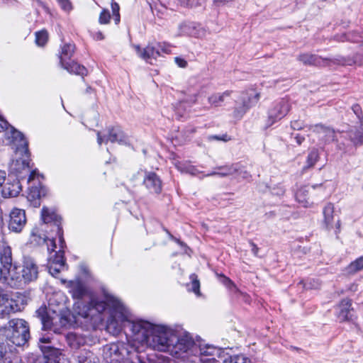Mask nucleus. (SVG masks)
<instances>
[{"label": "nucleus", "mask_w": 363, "mask_h": 363, "mask_svg": "<svg viewBox=\"0 0 363 363\" xmlns=\"http://www.w3.org/2000/svg\"><path fill=\"white\" fill-rule=\"evenodd\" d=\"M131 331L134 340L153 350L168 352L177 359H194L196 356L197 340L188 332L176 335L166 326L141 320L131 323Z\"/></svg>", "instance_id": "nucleus-1"}, {"label": "nucleus", "mask_w": 363, "mask_h": 363, "mask_svg": "<svg viewBox=\"0 0 363 363\" xmlns=\"http://www.w3.org/2000/svg\"><path fill=\"white\" fill-rule=\"evenodd\" d=\"M86 310L79 312V314L87 318L90 315L89 311L95 309L98 313L104 312L106 308L109 311V318L107 320L106 330L113 335H118L122 330L123 325L128 323L131 328V323L128 320V311L123 304L116 298L112 296H106L105 301H99L91 296ZM136 321H133L135 323Z\"/></svg>", "instance_id": "nucleus-2"}, {"label": "nucleus", "mask_w": 363, "mask_h": 363, "mask_svg": "<svg viewBox=\"0 0 363 363\" xmlns=\"http://www.w3.org/2000/svg\"><path fill=\"white\" fill-rule=\"evenodd\" d=\"M16 153V155H21L19 158H16L13 160L10 164L11 172L15 174L19 179L23 178V175L25 174H30L28 179V183L29 184L30 192L28 194V199L35 201V206H40L39 201L36 199H39L41 196L40 190L35 186V184H40V179H43V175H40L37 169L33 171L30 170L29 165V153Z\"/></svg>", "instance_id": "nucleus-3"}, {"label": "nucleus", "mask_w": 363, "mask_h": 363, "mask_svg": "<svg viewBox=\"0 0 363 363\" xmlns=\"http://www.w3.org/2000/svg\"><path fill=\"white\" fill-rule=\"evenodd\" d=\"M0 334L4 337L8 344L11 343L18 347L25 345L30 338L28 323L23 319L13 318L8 325L0 329Z\"/></svg>", "instance_id": "nucleus-4"}, {"label": "nucleus", "mask_w": 363, "mask_h": 363, "mask_svg": "<svg viewBox=\"0 0 363 363\" xmlns=\"http://www.w3.org/2000/svg\"><path fill=\"white\" fill-rule=\"evenodd\" d=\"M38 268L31 258H26L23 261L21 275L17 272V267H13L10 272L8 285L11 288H20L28 282L33 281L38 278Z\"/></svg>", "instance_id": "nucleus-5"}, {"label": "nucleus", "mask_w": 363, "mask_h": 363, "mask_svg": "<svg viewBox=\"0 0 363 363\" xmlns=\"http://www.w3.org/2000/svg\"><path fill=\"white\" fill-rule=\"evenodd\" d=\"M35 313L40 318L44 330H53L54 332H57L60 328L65 327L69 323V318L62 313V310L57 313L51 308L40 307Z\"/></svg>", "instance_id": "nucleus-6"}, {"label": "nucleus", "mask_w": 363, "mask_h": 363, "mask_svg": "<svg viewBox=\"0 0 363 363\" xmlns=\"http://www.w3.org/2000/svg\"><path fill=\"white\" fill-rule=\"evenodd\" d=\"M196 356L194 359H198L201 362L216 363V359H219L222 354L223 348L216 347L211 345H203L199 340H197Z\"/></svg>", "instance_id": "nucleus-7"}, {"label": "nucleus", "mask_w": 363, "mask_h": 363, "mask_svg": "<svg viewBox=\"0 0 363 363\" xmlns=\"http://www.w3.org/2000/svg\"><path fill=\"white\" fill-rule=\"evenodd\" d=\"M259 99V94L254 89H250L242 93L241 96V102L238 104L235 108L234 116L241 118L243 115L253 106H255Z\"/></svg>", "instance_id": "nucleus-8"}, {"label": "nucleus", "mask_w": 363, "mask_h": 363, "mask_svg": "<svg viewBox=\"0 0 363 363\" xmlns=\"http://www.w3.org/2000/svg\"><path fill=\"white\" fill-rule=\"evenodd\" d=\"M97 143L101 145L103 143H118L120 144L126 143L127 137L118 127H111L107 130V134L104 135L99 131L96 133Z\"/></svg>", "instance_id": "nucleus-9"}, {"label": "nucleus", "mask_w": 363, "mask_h": 363, "mask_svg": "<svg viewBox=\"0 0 363 363\" xmlns=\"http://www.w3.org/2000/svg\"><path fill=\"white\" fill-rule=\"evenodd\" d=\"M26 223V216L24 210L15 208L10 213L9 228L14 233H20Z\"/></svg>", "instance_id": "nucleus-10"}, {"label": "nucleus", "mask_w": 363, "mask_h": 363, "mask_svg": "<svg viewBox=\"0 0 363 363\" xmlns=\"http://www.w3.org/2000/svg\"><path fill=\"white\" fill-rule=\"evenodd\" d=\"M290 106L287 100L282 99L269 111V125L283 118L289 112Z\"/></svg>", "instance_id": "nucleus-11"}, {"label": "nucleus", "mask_w": 363, "mask_h": 363, "mask_svg": "<svg viewBox=\"0 0 363 363\" xmlns=\"http://www.w3.org/2000/svg\"><path fill=\"white\" fill-rule=\"evenodd\" d=\"M41 217L42 220L45 223H53L55 227L57 228V233L59 235V241L61 242L62 244L65 243V240L62 237V234L61 233V218L58 216L55 210L48 208L47 207H43L41 211Z\"/></svg>", "instance_id": "nucleus-12"}, {"label": "nucleus", "mask_w": 363, "mask_h": 363, "mask_svg": "<svg viewBox=\"0 0 363 363\" xmlns=\"http://www.w3.org/2000/svg\"><path fill=\"white\" fill-rule=\"evenodd\" d=\"M8 138L11 140L16 152L21 154L27 153L28 150V142L21 132L11 127L10 135Z\"/></svg>", "instance_id": "nucleus-13"}, {"label": "nucleus", "mask_w": 363, "mask_h": 363, "mask_svg": "<svg viewBox=\"0 0 363 363\" xmlns=\"http://www.w3.org/2000/svg\"><path fill=\"white\" fill-rule=\"evenodd\" d=\"M352 109L360 121V127L359 130L355 131L351 130L348 132L350 139L354 144L363 143V114L362 108L359 104L352 106Z\"/></svg>", "instance_id": "nucleus-14"}, {"label": "nucleus", "mask_w": 363, "mask_h": 363, "mask_svg": "<svg viewBox=\"0 0 363 363\" xmlns=\"http://www.w3.org/2000/svg\"><path fill=\"white\" fill-rule=\"evenodd\" d=\"M181 35H186L195 38H203L206 35V30L200 25L194 22L182 23L179 26Z\"/></svg>", "instance_id": "nucleus-15"}, {"label": "nucleus", "mask_w": 363, "mask_h": 363, "mask_svg": "<svg viewBox=\"0 0 363 363\" xmlns=\"http://www.w3.org/2000/svg\"><path fill=\"white\" fill-rule=\"evenodd\" d=\"M143 184L151 193L160 194L162 191V181L159 176L155 172H146Z\"/></svg>", "instance_id": "nucleus-16"}, {"label": "nucleus", "mask_w": 363, "mask_h": 363, "mask_svg": "<svg viewBox=\"0 0 363 363\" xmlns=\"http://www.w3.org/2000/svg\"><path fill=\"white\" fill-rule=\"evenodd\" d=\"M123 356L120 344L111 343L104 347V358L107 363L118 362Z\"/></svg>", "instance_id": "nucleus-17"}, {"label": "nucleus", "mask_w": 363, "mask_h": 363, "mask_svg": "<svg viewBox=\"0 0 363 363\" xmlns=\"http://www.w3.org/2000/svg\"><path fill=\"white\" fill-rule=\"evenodd\" d=\"M310 130L319 134L325 143L337 141L336 132L333 128L316 124L309 126Z\"/></svg>", "instance_id": "nucleus-18"}, {"label": "nucleus", "mask_w": 363, "mask_h": 363, "mask_svg": "<svg viewBox=\"0 0 363 363\" xmlns=\"http://www.w3.org/2000/svg\"><path fill=\"white\" fill-rule=\"evenodd\" d=\"M135 48L139 57L150 64H152V60L160 56V48H157L156 43L149 44L144 49H141L139 45H135Z\"/></svg>", "instance_id": "nucleus-19"}, {"label": "nucleus", "mask_w": 363, "mask_h": 363, "mask_svg": "<svg viewBox=\"0 0 363 363\" xmlns=\"http://www.w3.org/2000/svg\"><path fill=\"white\" fill-rule=\"evenodd\" d=\"M69 289V291L74 299L82 300L85 297L90 298L92 296L89 289L79 281H71Z\"/></svg>", "instance_id": "nucleus-20"}, {"label": "nucleus", "mask_w": 363, "mask_h": 363, "mask_svg": "<svg viewBox=\"0 0 363 363\" xmlns=\"http://www.w3.org/2000/svg\"><path fill=\"white\" fill-rule=\"evenodd\" d=\"M0 308H1V312L4 313H15L21 309V306L5 293L0 294Z\"/></svg>", "instance_id": "nucleus-21"}, {"label": "nucleus", "mask_w": 363, "mask_h": 363, "mask_svg": "<svg viewBox=\"0 0 363 363\" xmlns=\"http://www.w3.org/2000/svg\"><path fill=\"white\" fill-rule=\"evenodd\" d=\"M351 301L349 299H344L338 306L337 318L340 321H346L352 318V308H351Z\"/></svg>", "instance_id": "nucleus-22"}, {"label": "nucleus", "mask_w": 363, "mask_h": 363, "mask_svg": "<svg viewBox=\"0 0 363 363\" xmlns=\"http://www.w3.org/2000/svg\"><path fill=\"white\" fill-rule=\"evenodd\" d=\"M21 191V186L19 179L14 180L13 182H7L3 186L2 195L5 198L17 196Z\"/></svg>", "instance_id": "nucleus-23"}, {"label": "nucleus", "mask_w": 363, "mask_h": 363, "mask_svg": "<svg viewBox=\"0 0 363 363\" xmlns=\"http://www.w3.org/2000/svg\"><path fill=\"white\" fill-rule=\"evenodd\" d=\"M196 95L194 94L178 102L174 106L176 114L179 117H182L186 111L196 103Z\"/></svg>", "instance_id": "nucleus-24"}, {"label": "nucleus", "mask_w": 363, "mask_h": 363, "mask_svg": "<svg viewBox=\"0 0 363 363\" xmlns=\"http://www.w3.org/2000/svg\"><path fill=\"white\" fill-rule=\"evenodd\" d=\"M250 360L243 355H230L223 349L219 359H216V363H248Z\"/></svg>", "instance_id": "nucleus-25"}, {"label": "nucleus", "mask_w": 363, "mask_h": 363, "mask_svg": "<svg viewBox=\"0 0 363 363\" xmlns=\"http://www.w3.org/2000/svg\"><path fill=\"white\" fill-rule=\"evenodd\" d=\"M0 262L5 269L11 270L10 268L12 265L11 248L6 244L0 245Z\"/></svg>", "instance_id": "nucleus-26"}, {"label": "nucleus", "mask_w": 363, "mask_h": 363, "mask_svg": "<svg viewBox=\"0 0 363 363\" xmlns=\"http://www.w3.org/2000/svg\"><path fill=\"white\" fill-rule=\"evenodd\" d=\"M65 339L67 345L72 348L77 350L86 343V338L84 335L77 333H69L66 335Z\"/></svg>", "instance_id": "nucleus-27"}, {"label": "nucleus", "mask_w": 363, "mask_h": 363, "mask_svg": "<svg viewBox=\"0 0 363 363\" xmlns=\"http://www.w3.org/2000/svg\"><path fill=\"white\" fill-rule=\"evenodd\" d=\"M297 59L305 65H322L326 60L316 55L308 53L301 54Z\"/></svg>", "instance_id": "nucleus-28"}, {"label": "nucleus", "mask_w": 363, "mask_h": 363, "mask_svg": "<svg viewBox=\"0 0 363 363\" xmlns=\"http://www.w3.org/2000/svg\"><path fill=\"white\" fill-rule=\"evenodd\" d=\"M61 65L63 67V68L67 70L69 73L80 75L82 77L87 74V70L86 67L79 65L78 63L74 61H67L65 63Z\"/></svg>", "instance_id": "nucleus-29"}, {"label": "nucleus", "mask_w": 363, "mask_h": 363, "mask_svg": "<svg viewBox=\"0 0 363 363\" xmlns=\"http://www.w3.org/2000/svg\"><path fill=\"white\" fill-rule=\"evenodd\" d=\"M231 93V91H225L223 93L213 94L208 97V103L214 106H220L227 98L230 96Z\"/></svg>", "instance_id": "nucleus-30"}, {"label": "nucleus", "mask_w": 363, "mask_h": 363, "mask_svg": "<svg viewBox=\"0 0 363 363\" xmlns=\"http://www.w3.org/2000/svg\"><path fill=\"white\" fill-rule=\"evenodd\" d=\"M75 363H96L94 354L89 350H81L74 357Z\"/></svg>", "instance_id": "nucleus-31"}, {"label": "nucleus", "mask_w": 363, "mask_h": 363, "mask_svg": "<svg viewBox=\"0 0 363 363\" xmlns=\"http://www.w3.org/2000/svg\"><path fill=\"white\" fill-rule=\"evenodd\" d=\"M333 213L334 206L332 203H328L323 209L324 223L328 229L332 228L334 219Z\"/></svg>", "instance_id": "nucleus-32"}, {"label": "nucleus", "mask_w": 363, "mask_h": 363, "mask_svg": "<svg viewBox=\"0 0 363 363\" xmlns=\"http://www.w3.org/2000/svg\"><path fill=\"white\" fill-rule=\"evenodd\" d=\"M218 170V176L225 177L230 175H234L238 170V164H233L231 165L220 166L216 167Z\"/></svg>", "instance_id": "nucleus-33"}, {"label": "nucleus", "mask_w": 363, "mask_h": 363, "mask_svg": "<svg viewBox=\"0 0 363 363\" xmlns=\"http://www.w3.org/2000/svg\"><path fill=\"white\" fill-rule=\"evenodd\" d=\"M30 242L35 245H40L47 242L46 236L40 232V230L35 228L32 230Z\"/></svg>", "instance_id": "nucleus-34"}, {"label": "nucleus", "mask_w": 363, "mask_h": 363, "mask_svg": "<svg viewBox=\"0 0 363 363\" xmlns=\"http://www.w3.org/2000/svg\"><path fill=\"white\" fill-rule=\"evenodd\" d=\"M308 192L307 186H304L301 188L296 193V201L304 207H307L309 205Z\"/></svg>", "instance_id": "nucleus-35"}, {"label": "nucleus", "mask_w": 363, "mask_h": 363, "mask_svg": "<svg viewBox=\"0 0 363 363\" xmlns=\"http://www.w3.org/2000/svg\"><path fill=\"white\" fill-rule=\"evenodd\" d=\"M74 52V45L72 44H66L62 48V53L60 56V63L63 64L70 60L72 54Z\"/></svg>", "instance_id": "nucleus-36"}, {"label": "nucleus", "mask_w": 363, "mask_h": 363, "mask_svg": "<svg viewBox=\"0 0 363 363\" xmlns=\"http://www.w3.org/2000/svg\"><path fill=\"white\" fill-rule=\"evenodd\" d=\"M363 269V256L357 258L352 262L346 269L347 273L349 274H355Z\"/></svg>", "instance_id": "nucleus-37"}, {"label": "nucleus", "mask_w": 363, "mask_h": 363, "mask_svg": "<svg viewBox=\"0 0 363 363\" xmlns=\"http://www.w3.org/2000/svg\"><path fill=\"white\" fill-rule=\"evenodd\" d=\"M177 168L182 172H185L193 176L197 175L200 172L197 168L192 165L182 164L180 163L175 164Z\"/></svg>", "instance_id": "nucleus-38"}, {"label": "nucleus", "mask_w": 363, "mask_h": 363, "mask_svg": "<svg viewBox=\"0 0 363 363\" xmlns=\"http://www.w3.org/2000/svg\"><path fill=\"white\" fill-rule=\"evenodd\" d=\"M191 287L189 288V290L192 291L196 294L199 295L200 294V282L197 278V276L195 274H192L190 276Z\"/></svg>", "instance_id": "nucleus-39"}, {"label": "nucleus", "mask_w": 363, "mask_h": 363, "mask_svg": "<svg viewBox=\"0 0 363 363\" xmlns=\"http://www.w3.org/2000/svg\"><path fill=\"white\" fill-rule=\"evenodd\" d=\"M319 155L316 149H313L307 157V167H313L318 160Z\"/></svg>", "instance_id": "nucleus-40"}, {"label": "nucleus", "mask_w": 363, "mask_h": 363, "mask_svg": "<svg viewBox=\"0 0 363 363\" xmlns=\"http://www.w3.org/2000/svg\"><path fill=\"white\" fill-rule=\"evenodd\" d=\"M35 37L36 43L40 46H43L46 43L48 40V33L46 30H43L37 32L35 33Z\"/></svg>", "instance_id": "nucleus-41"}, {"label": "nucleus", "mask_w": 363, "mask_h": 363, "mask_svg": "<svg viewBox=\"0 0 363 363\" xmlns=\"http://www.w3.org/2000/svg\"><path fill=\"white\" fill-rule=\"evenodd\" d=\"M60 249L59 252L56 253L52 262L56 264V265H60V264H62L65 266V261L64 259V254L62 252V249L65 246V242L64 244H62L61 242L60 241Z\"/></svg>", "instance_id": "nucleus-42"}, {"label": "nucleus", "mask_w": 363, "mask_h": 363, "mask_svg": "<svg viewBox=\"0 0 363 363\" xmlns=\"http://www.w3.org/2000/svg\"><path fill=\"white\" fill-rule=\"evenodd\" d=\"M64 265L62 264L56 265V264L52 262L48 267V270L52 276L56 277L64 269Z\"/></svg>", "instance_id": "nucleus-43"}, {"label": "nucleus", "mask_w": 363, "mask_h": 363, "mask_svg": "<svg viewBox=\"0 0 363 363\" xmlns=\"http://www.w3.org/2000/svg\"><path fill=\"white\" fill-rule=\"evenodd\" d=\"M237 179H249L251 177L250 174L238 164V170L234 174Z\"/></svg>", "instance_id": "nucleus-44"}, {"label": "nucleus", "mask_w": 363, "mask_h": 363, "mask_svg": "<svg viewBox=\"0 0 363 363\" xmlns=\"http://www.w3.org/2000/svg\"><path fill=\"white\" fill-rule=\"evenodd\" d=\"M111 14L108 10L104 9L100 13L99 21L101 24H107L109 23Z\"/></svg>", "instance_id": "nucleus-45"}, {"label": "nucleus", "mask_w": 363, "mask_h": 363, "mask_svg": "<svg viewBox=\"0 0 363 363\" xmlns=\"http://www.w3.org/2000/svg\"><path fill=\"white\" fill-rule=\"evenodd\" d=\"M11 270H8L4 268V269H2L0 267V282H5L8 284V281L10 278V272Z\"/></svg>", "instance_id": "nucleus-46"}, {"label": "nucleus", "mask_w": 363, "mask_h": 363, "mask_svg": "<svg viewBox=\"0 0 363 363\" xmlns=\"http://www.w3.org/2000/svg\"><path fill=\"white\" fill-rule=\"evenodd\" d=\"M59 5L65 11H69L72 10V6L69 0H57Z\"/></svg>", "instance_id": "nucleus-47"}, {"label": "nucleus", "mask_w": 363, "mask_h": 363, "mask_svg": "<svg viewBox=\"0 0 363 363\" xmlns=\"http://www.w3.org/2000/svg\"><path fill=\"white\" fill-rule=\"evenodd\" d=\"M337 63L342 65H352L357 63L356 59H347L345 57H340L336 59Z\"/></svg>", "instance_id": "nucleus-48"}, {"label": "nucleus", "mask_w": 363, "mask_h": 363, "mask_svg": "<svg viewBox=\"0 0 363 363\" xmlns=\"http://www.w3.org/2000/svg\"><path fill=\"white\" fill-rule=\"evenodd\" d=\"M291 128L294 129V130H301L304 128H307L308 130L309 129V126L310 125H306V126H304L303 125V123L301 121H292L291 123Z\"/></svg>", "instance_id": "nucleus-49"}, {"label": "nucleus", "mask_w": 363, "mask_h": 363, "mask_svg": "<svg viewBox=\"0 0 363 363\" xmlns=\"http://www.w3.org/2000/svg\"><path fill=\"white\" fill-rule=\"evenodd\" d=\"M157 48H160V56L161 52L169 54L171 52L170 47L165 43H156Z\"/></svg>", "instance_id": "nucleus-50"}, {"label": "nucleus", "mask_w": 363, "mask_h": 363, "mask_svg": "<svg viewBox=\"0 0 363 363\" xmlns=\"http://www.w3.org/2000/svg\"><path fill=\"white\" fill-rule=\"evenodd\" d=\"M174 62L179 67L185 68L187 66V62L181 57H175Z\"/></svg>", "instance_id": "nucleus-51"}, {"label": "nucleus", "mask_w": 363, "mask_h": 363, "mask_svg": "<svg viewBox=\"0 0 363 363\" xmlns=\"http://www.w3.org/2000/svg\"><path fill=\"white\" fill-rule=\"evenodd\" d=\"M32 363H48L45 356L32 357Z\"/></svg>", "instance_id": "nucleus-52"}, {"label": "nucleus", "mask_w": 363, "mask_h": 363, "mask_svg": "<svg viewBox=\"0 0 363 363\" xmlns=\"http://www.w3.org/2000/svg\"><path fill=\"white\" fill-rule=\"evenodd\" d=\"M209 140H223V141H228L229 140V138L227 135H223L222 137L218 136V135H211L208 137Z\"/></svg>", "instance_id": "nucleus-53"}, {"label": "nucleus", "mask_w": 363, "mask_h": 363, "mask_svg": "<svg viewBox=\"0 0 363 363\" xmlns=\"http://www.w3.org/2000/svg\"><path fill=\"white\" fill-rule=\"evenodd\" d=\"M47 242L48 250L55 251L56 248V244L54 239H49Z\"/></svg>", "instance_id": "nucleus-54"}, {"label": "nucleus", "mask_w": 363, "mask_h": 363, "mask_svg": "<svg viewBox=\"0 0 363 363\" xmlns=\"http://www.w3.org/2000/svg\"><path fill=\"white\" fill-rule=\"evenodd\" d=\"M111 9H112L113 15L119 14V10H120L119 5L116 2H114L113 0H112V3H111Z\"/></svg>", "instance_id": "nucleus-55"}, {"label": "nucleus", "mask_w": 363, "mask_h": 363, "mask_svg": "<svg viewBox=\"0 0 363 363\" xmlns=\"http://www.w3.org/2000/svg\"><path fill=\"white\" fill-rule=\"evenodd\" d=\"M156 363H177V361L169 359L168 357H161Z\"/></svg>", "instance_id": "nucleus-56"}, {"label": "nucleus", "mask_w": 363, "mask_h": 363, "mask_svg": "<svg viewBox=\"0 0 363 363\" xmlns=\"http://www.w3.org/2000/svg\"><path fill=\"white\" fill-rule=\"evenodd\" d=\"M92 36L96 40H101L104 39V35L101 31L92 33Z\"/></svg>", "instance_id": "nucleus-57"}, {"label": "nucleus", "mask_w": 363, "mask_h": 363, "mask_svg": "<svg viewBox=\"0 0 363 363\" xmlns=\"http://www.w3.org/2000/svg\"><path fill=\"white\" fill-rule=\"evenodd\" d=\"M182 4L186 6H194L196 4V0H179Z\"/></svg>", "instance_id": "nucleus-58"}, {"label": "nucleus", "mask_w": 363, "mask_h": 363, "mask_svg": "<svg viewBox=\"0 0 363 363\" xmlns=\"http://www.w3.org/2000/svg\"><path fill=\"white\" fill-rule=\"evenodd\" d=\"M223 284L228 288H230V286H234V284L232 282V281L228 279V277H225V276H223Z\"/></svg>", "instance_id": "nucleus-59"}, {"label": "nucleus", "mask_w": 363, "mask_h": 363, "mask_svg": "<svg viewBox=\"0 0 363 363\" xmlns=\"http://www.w3.org/2000/svg\"><path fill=\"white\" fill-rule=\"evenodd\" d=\"M294 139L298 145H301V143L304 141V136L300 135L299 134H296L294 135Z\"/></svg>", "instance_id": "nucleus-60"}, {"label": "nucleus", "mask_w": 363, "mask_h": 363, "mask_svg": "<svg viewBox=\"0 0 363 363\" xmlns=\"http://www.w3.org/2000/svg\"><path fill=\"white\" fill-rule=\"evenodd\" d=\"M6 174L4 171L0 169V186H2L5 182Z\"/></svg>", "instance_id": "nucleus-61"}, {"label": "nucleus", "mask_w": 363, "mask_h": 363, "mask_svg": "<svg viewBox=\"0 0 363 363\" xmlns=\"http://www.w3.org/2000/svg\"><path fill=\"white\" fill-rule=\"evenodd\" d=\"M250 246L252 247V253L255 255H257V253H258V250L259 248L257 247V246L253 243V242H250Z\"/></svg>", "instance_id": "nucleus-62"}, {"label": "nucleus", "mask_w": 363, "mask_h": 363, "mask_svg": "<svg viewBox=\"0 0 363 363\" xmlns=\"http://www.w3.org/2000/svg\"><path fill=\"white\" fill-rule=\"evenodd\" d=\"M40 348H41V350L43 352H46L47 350H53L55 353H58L59 352V350H57V349H55V348H52L50 347H43V346H40Z\"/></svg>", "instance_id": "nucleus-63"}, {"label": "nucleus", "mask_w": 363, "mask_h": 363, "mask_svg": "<svg viewBox=\"0 0 363 363\" xmlns=\"http://www.w3.org/2000/svg\"><path fill=\"white\" fill-rule=\"evenodd\" d=\"M50 341V337H40V342L41 343H49Z\"/></svg>", "instance_id": "nucleus-64"}]
</instances>
